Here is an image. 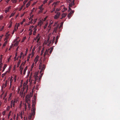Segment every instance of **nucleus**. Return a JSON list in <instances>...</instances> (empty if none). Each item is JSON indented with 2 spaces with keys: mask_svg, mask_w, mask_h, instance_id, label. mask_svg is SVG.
I'll list each match as a JSON object with an SVG mask.
<instances>
[{
  "mask_svg": "<svg viewBox=\"0 0 120 120\" xmlns=\"http://www.w3.org/2000/svg\"><path fill=\"white\" fill-rule=\"evenodd\" d=\"M67 15V14L65 13H64L63 14L61 15L62 17L61 18V19H62L63 18L65 17Z\"/></svg>",
  "mask_w": 120,
  "mask_h": 120,
  "instance_id": "16",
  "label": "nucleus"
},
{
  "mask_svg": "<svg viewBox=\"0 0 120 120\" xmlns=\"http://www.w3.org/2000/svg\"><path fill=\"white\" fill-rule=\"evenodd\" d=\"M58 26H57L54 29V31H56V30L57 29H58Z\"/></svg>",
  "mask_w": 120,
  "mask_h": 120,
  "instance_id": "44",
  "label": "nucleus"
},
{
  "mask_svg": "<svg viewBox=\"0 0 120 120\" xmlns=\"http://www.w3.org/2000/svg\"><path fill=\"white\" fill-rule=\"evenodd\" d=\"M52 41L51 40H50L48 42H46V44H47L48 46H49L51 44Z\"/></svg>",
  "mask_w": 120,
  "mask_h": 120,
  "instance_id": "11",
  "label": "nucleus"
},
{
  "mask_svg": "<svg viewBox=\"0 0 120 120\" xmlns=\"http://www.w3.org/2000/svg\"><path fill=\"white\" fill-rule=\"evenodd\" d=\"M13 45V44H12L10 46V48H12Z\"/></svg>",
  "mask_w": 120,
  "mask_h": 120,
  "instance_id": "60",
  "label": "nucleus"
},
{
  "mask_svg": "<svg viewBox=\"0 0 120 120\" xmlns=\"http://www.w3.org/2000/svg\"><path fill=\"white\" fill-rule=\"evenodd\" d=\"M3 16L2 15H1L0 16V20H1L2 18H3Z\"/></svg>",
  "mask_w": 120,
  "mask_h": 120,
  "instance_id": "63",
  "label": "nucleus"
},
{
  "mask_svg": "<svg viewBox=\"0 0 120 120\" xmlns=\"http://www.w3.org/2000/svg\"><path fill=\"white\" fill-rule=\"evenodd\" d=\"M26 102L28 104L29 101H30V99H28L27 98H26Z\"/></svg>",
  "mask_w": 120,
  "mask_h": 120,
  "instance_id": "15",
  "label": "nucleus"
},
{
  "mask_svg": "<svg viewBox=\"0 0 120 120\" xmlns=\"http://www.w3.org/2000/svg\"><path fill=\"white\" fill-rule=\"evenodd\" d=\"M27 82H25L23 83V89H25L26 86Z\"/></svg>",
  "mask_w": 120,
  "mask_h": 120,
  "instance_id": "12",
  "label": "nucleus"
},
{
  "mask_svg": "<svg viewBox=\"0 0 120 120\" xmlns=\"http://www.w3.org/2000/svg\"><path fill=\"white\" fill-rule=\"evenodd\" d=\"M24 90V89H23L22 91H21V92H20V95L21 97H22L23 96V97H24L25 95V93H24L23 94V92Z\"/></svg>",
  "mask_w": 120,
  "mask_h": 120,
  "instance_id": "5",
  "label": "nucleus"
},
{
  "mask_svg": "<svg viewBox=\"0 0 120 120\" xmlns=\"http://www.w3.org/2000/svg\"><path fill=\"white\" fill-rule=\"evenodd\" d=\"M10 83H11L12 82V78H11L10 79Z\"/></svg>",
  "mask_w": 120,
  "mask_h": 120,
  "instance_id": "52",
  "label": "nucleus"
},
{
  "mask_svg": "<svg viewBox=\"0 0 120 120\" xmlns=\"http://www.w3.org/2000/svg\"><path fill=\"white\" fill-rule=\"evenodd\" d=\"M23 53H22V52H21V53H20V56H19V58L20 59H21V57L22 56V55H23Z\"/></svg>",
  "mask_w": 120,
  "mask_h": 120,
  "instance_id": "32",
  "label": "nucleus"
},
{
  "mask_svg": "<svg viewBox=\"0 0 120 120\" xmlns=\"http://www.w3.org/2000/svg\"><path fill=\"white\" fill-rule=\"evenodd\" d=\"M34 26H30L29 27L30 29L29 30H32V29L33 28H34Z\"/></svg>",
  "mask_w": 120,
  "mask_h": 120,
  "instance_id": "33",
  "label": "nucleus"
},
{
  "mask_svg": "<svg viewBox=\"0 0 120 120\" xmlns=\"http://www.w3.org/2000/svg\"><path fill=\"white\" fill-rule=\"evenodd\" d=\"M33 20V19H32L31 20V21L30 22H29V23L30 24H32L33 23L32 21Z\"/></svg>",
  "mask_w": 120,
  "mask_h": 120,
  "instance_id": "47",
  "label": "nucleus"
},
{
  "mask_svg": "<svg viewBox=\"0 0 120 120\" xmlns=\"http://www.w3.org/2000/svg\"><path fill=\"white\" fill-rule=\"evenodd\" d=\"M19 42L18 41H16L14 44V46H16L18 44Z\"/></svg>",
  "mask_w": 120,
  "mask_h": 120,
  "instance_id": "20",
  "label": "nucleus"
},
{
  "mask_svg": "<svg viewBox=\"0 0 120 120\" xmlns=\"http://www.w3.org/2000/svg\"><path fill=\"white\" fill-rule=\"evenodd\" d=\"M39 56H37L35 58L34 60L36 61H38V59Z\"/></svg>",
  "mask_w": 120,
  "mask_h": 120,
  "instance_id": "30",
  "label": "nucleus"
},
{
  "mask_svg": "<svg viewBox=\"0 0 120 120\" xmlns=\"http://www.w3.org/2000/svg\"><path fill=\"white\" fill-rule=\"evenodd\" d=\"M34 30L33 32V35H35L36 33V31L37 30V29L36 27H35L34 28Z\"/></svg>",
  "mask_w": 120,
  "mask_h": 120,
  "instance_id": "10",
  "label": "nucleus"
},
{
  "mask_svg": "<svg viewBox=\"0 0 120 120\" xmlns=\"http://www.w3.org/2000/svg\"><path fill=\"white\" fill-rule=\"evenodd\" d=\"M27 2V0H25L24 1V2H23V4L24 5Z\"/></svg>",
  "mask_w": 120,
  "mask_h": 120,
  "instance_id": "45",
  "label": "nucleus"
},
{
  "mask_svg": "<svg viewBox=\"0 0 120 120\" xmlns=\"http://www.w3.org/2000/svg\"><path fill=\"white\" fill-rule=\"evenodd\" d=\"M15 105V103L13 102V100H12L11 102V107L12 108V106L14 107Z\"/></svg>",
  "mask_w": 120,
  "mask_h": 120,
  "instance_id": "7",
  "label": "nucleus"
},
{
  "mask_svg": "<svg viewBox=\"0 0 120 120\" xmlns=\"http://www.w3.org/2000/svg\"><path fill=\"white\" fill-rule=\"evenodd\" d=\"M8 43V40H6V41H5L4 43V44H3V47H4L6 45V44Z\"/></svg>",
  "mask_w": 120,
  "mask_h": 120,
  "instance_id": "28",
  "label": "nucleus"
},
{
  "mask_svg": "<svg viewBox=\"0 0 120 120\" xmlns=\"http://www.w3.org/2000/svg\"><path fill=\"white\" fill-rule=\"evenodd\" d=\"M17 52H16V53L15 54V56L14 58V61H16V59L17 57Z\"/></svg>",
  "mask_w": 120,
  "mask_h": 120,
  "instance_id": "29",
  "label": "nucleus"
},
{
  "mask_svg": "<svg viewBox=\"0 0 120 120\" xmlns=\"http://www.w3.org/2000/svg\"><path fill=\"white\" fill-rule=\"evenodd\" d=\"M32 106V111H35L36 108L34 107L35 106H34V105H33Z\"/></svg>",
  "mask_w": 120,
  "mask_h": 120,
  "instance_id": "23",
  "label": "nucleus"
},
{
  "mask_svg": "<svg viewBox=\"0 0 120 120\" xmlns=\"http://www.w3.org/2000/svg\"><path fill=\"white\" fill-rule=\"evenodd\" d=\"M18 117H19L18 114H17V116L16 117V120H18Z\"/></svg>",
  "mask_w": 120,
  "mask_h": 120,
  "instance_id": "58",
  "label": "nucleus"
},
{
  "mask_svg": "<svg viewBox=\"0 0 120 120\" xmlns=\"http://www.w3.org/2000/svg\"><path fill=\"white\" fill-rule=\"evenodd\" d=\"M2 61H0V63H1L0 64V68H2V66H3V64L2 63H1Z\"/></svg>",
  "mask_w": 120,
  "mask_h": 120,
  "instance_id": "36",
  "label": "nucleus"
},
{
  "mask_svg": "<svg viewBox=\"0 0 120 120\" xmlns=\"http://www.w3.org/2000/svg\"><path fill=\"white\" fill-rule=\"evenodd\" d=\"M55 7L53 8L52 11H51V13H52L55 10Z\"/></svg>",
  "mask_w": 120,
  "mask_h": 120,
  "instance_id": "40",
  "label": "nucleus"
},
{
  "mask_svg": "<svg viewBox=\"0 0 120 120\" xmlns=\"http://www.w3.org/2000/svg\"><path fill=\"white\" fill-rule=\"evenodd\" d=\"M4 26H3L2 27V28L0 29V31H1L2 30H3V29H4Z\"/></svg>",
  "mask_w": 120,
  "mask_h": 120,
  "instance_id": "53",
  "label": "nucleus"
},
{
  "mask_svg": "<svg viewBox=\"0 0 120 120\" xmlns=\"http://www.w3.org/2000/svg\"><path fill=\"white\" fill-rule=\"evenodd\" d=\"M15 114L14 115V116L13 117V119L14 120H15Z\"/></svg>",
  "mask_w": 120,
  "mask_h": 120,
  "instance_id": "59",
  "label": "nucleus"
},
{
  "mask_svg": "<svg viewBox=\"0 0 120 120\" xmlns=\"http://www.w3.org/2000/svg\"><path fill=\"white\" fill-rule=\"evenodd\" d=\"M10 108V107L9 106H8L7 108V110H8Z\"/></svg>",
  "mask_w": 120,
  "mask_h": 120,
  "instance_id": "55",
  "label": "nucleus"
},
{
  "mask_svg": "<svg viewBox=\"0 0 120 120\" xmlns=\"http://www.w3.org/2000/svg\"><path fill=\"white\" fill-rule=\"evenodd\" d=\"M6 74V72L5 73H4V74H3L2 75V76H1L2 77V78Z\"/></svg>",
  "mask_w": 120,
  "mask_h": 120,
  "instance_id": "43",
  "label": "nucleus"
},
{
  "mask_svg": "<svg viewBox=\"0 0 120 120\" xmlns=\"http://www.w3.org/2000/svg\"><path fill=\"white\" fill-rule=\"evenodd\" d=\"M40 34H38L37 35V36H36V38H34V40H35V41H36L37 39L39 37V36L40 35Z\"/></svg>",
  "mask_w": 120,
  "mask_h": 120,
  "instance_id": "18",
  "label": "nucleus"
},
{
  "mask_svg": "<svg viewBox=\"0 0 120 120\" xmlns=\"http://www.w3.org/2000/svg\"><path fill=\"white\" fill-rule=\"evenodd\" d=\"M74 1L75 0H73L72 2L71 3V4L73 6L74 5Z\"/></svg>",
  "mask_w": 120,
  "mask_h": 120,
  "instance_id": "35",
  "label": "nucleus"
},
{
  "mask_svg": "<svg viewBox=\"0 0 120 120\" xmlns=\"http://www.w3.org/2000/svg\"><path fill=\"white\" fill-rule=\"evenodd\" d=\"M26 37H24L22 39V42H23L24 41V40L26 39Z\"/></svg>",
  "mask_w": 120,
  "mask_h": 120,
  "instance_id": "46",
  "label": "nucleus"
},
{
  "mask_svg": "<svg viewBox=\"0 0 120 120\" xmlns=\"http://www.w3.org/2000/svg\"><path fill=\"white\" fill-rule=\"evenodd\" d=\"M74 12V11H71L70 13H71V14H73Z\"/></svg>",
  "mask_w": 120,
  "mask_h": 120,
  "instance_id": "57",
  "label": "nucleus"
},
{
  "mask_svg": "<svg viewBox=\"0 0 120 120\" xmlns=\"http://www.w3.org/2000/svg\"><path fill=\"white\" fill-rule=\"evenodd\" d=\"M27 66H26L24 69L23 71V74L24 75H25L26 73V70L27 69Z\"/></svg>",
  "mask_w": 120,
  "mask_h": 120,
  "instance_id": "21",
  "label": "nucleus"
},
{
  "mask_svg": "<svg viewBox=\"0 0 120 120\" xmlns=\"http://www.w3.org/2000/svg\"><path fill=\"white\" fill-rule=\"evenodd\" d=\"M5 112H6V111H4L2 113V114H3V115H5Z\"/></svg>",
  "mask_w": 120,
  "mask_h": 120,
  "instance_id": "50",
  "label": "nucleus"
},
{
  "mask_svg": "<svg viewBox=\"0 0 120 120\" xmlns=\"http://www.w3.org/2000/svg\"><path fill=\"white\" fill-rule=\"evenodd\" d=\"M11 56H10V57L8 59V62H9V60H10V59L11 58Z\"/></svg>",
  "mask_w": 120,
  "mask_h": 120,
  "instance_id": "56",
  "label": "nucleus"
},
{
  "mask_svg": "<svg viewBox=\"0 0 120 120\" xmlns=\"http://www.w3.org/2000/svg\"><path fill=\"white\" fill-rule=\"evenodd\" d=\"M43 5H42L40 6H39V9L41 11V12L42 11H43L44 9V8H42V6Z\"/></svg>",
  "mask_w": 120,
  "mask_h": 120,
  "instance_id": "14",
  "label": "nucleus"
},
{
  "mask_svg": "<svg viewBox=\"0 0 120 120\" xmlns=\"http://www.w3.org/2000/svg\"><path fill=\"white\" fill-rule=\"evenodd\" d=\"M12 93H10V94H9V98H11V96H12Z\"/></svg>",
  "mask_w": 120,
  "mask_h": 120,
  "instance_id": "51",
  "label": "nucleus"
},
{
  "mask_svg": "<svg viewBox=\"0 0 120 120\" xmlns=\"http://www.w3.org/2000/svg\"><path fill=\"white\" fill-rule=\"evenodd\" d=\"M59 38V37H58V36L57 35L56 38V42H55V44H56L57 43V42L58 41V39Z\"/></svg>",
  "mask_w": 120,
  "mask_h": 120,
  "instance_id": "17",
  "label": "nucleus"
},
{
  "mask_svg": "<svg viewBox=\"0 0 120 120\" xmlns=\"http://www.w3.org/2000/svg\"><path fill=\"white\" fill-rule=\"evenodd\" d=\"M11 9V6H9L8 8H6V10L5 11V12L6 13H7V12H8L9 10Z\"/></svg>",
  "mask_w": 120,
  "mask_h": 120,
  "instance_id": "8",
  "label": "nucleus"
},
{
  "mask_svg": "<svg viewBox=\"0 0 120 120\" xmlns=\"http://www.w3.org/2000/svg\"><path fill=\"white\" fill-rule=\"evenodd\" d=\"M48 0H44V2H43V4H45L46 3L47 1Z\"/></svg>",
  "mask_w": 120,
  "mask_h": 120,
  "instance_id": "49",
  "label": "nucleus"
},
{
  "mask_svg": "<svg viewBox=\"0 0 120 120\" xmlns=\"http://www.w3.org/2000/svg\"><path fill=\"white\" fill-rule=\"evenodd\" d=\"M72 15L71 14V13H70L68 14V16L69 19H70L71 17V16Z\"/></svg>",
  "mask_w": 120,
  "mask_h": 120,
  "instance_id": "25",
  "label": "nucleus"
},
{
  "mask_svg": "<svg viewBox=\"0 0 120 120\" xmlns=\"http://www.w3.org/2000/svg\"><path fill=\"white\" fill-rule=\"evenodd\" d=\"M35 111H32V114H30L29 115V116L30 117V119L32 117V116H34L35 114Z\"/></svg>",
  "mask_w": 120,
  "mask_h": 120,
  "instance_id": "6",
  "label": "nucleus"
},
{
  "mask_svg": "<svg viewBox=\"0 0 120 120\" xmlns=\"http://www.w3.org/2000/svg\"><path fill=\"white\" fill-rule=\"evenodd\" d=\"M43 74V73L41 74L40 76L38 78V74L37 73H35L34 75L35 81H37L38 82H39L41 80V79L42 76Z\"/></svg>",
  "mask_w": 120,
  "mask_h": 120,
  "instance_id": "2",
  "label": "nucleus"
},
{
  "mask_svg": "<svg viewBox=\"0 0 120 120\" xmlns=\"http://www.w3.org/2000/svg\"><path fill=\"white\" fill-rule=\"evenodd\" d=\"M36 97L35 95H34V96L33 99V101H36Z\"/></svg>",
  "mask_w": 120,
  "mask_h": 120,
  "instance_id": "27",
  "label": "nucleus"
},
{
  "mask_svg": "<svg viewBox=\"0 0 120 120\" xmlns=\"http://www.w3.org/2000/svg\"><path fill=\"white\" fill-rule=\"evenodd\" d=\"M52 50L50 49V51L49 53L50 54H51L52 52Z\"/></svg>",
  "mask_w": 120,
  "mask_h": 120,
  "instance_id": "64",
  "label": "nucleus"
},
{
  "mask_svg": "<svg viewBox=\"0 0 120 120\" xmlns=\"http://www.w3.org/2000/svg\"><path fill=\"white\" fill-rule=\"evenodd\" d=\"M45 68V65L44 64H43L41 62L40 63L39 67V69L41 70L40 71V73H41L42 72L44 71Z\"/></svg>",
  "mask_w": 120,
  "mask_h": 120,
  "instance_id": "1",
  "label": "nucleus"
},
{
  "mask_svg": "<svg viewBox=\"0 0 120 120\" xmlns=\"http://www.w3.org/2000/svg\"><path fill=\"white\" fill-rule=\"evenodd\" d=\"M50 49H49L48 50L47 49L45 52L44 54V61L46 59V58L45 57V56L46 55H48L49 56H50V55L48 54V51Z\"/></svg>",
  "mask_w": 120,
  "mask_h": 120,
  "instance_id": "3",
  "label": "nucleus"
},
{
  "mask_svg": "<svg viewBox=\"0 0 120 120\" xmlns=\"http://www.w3.org/2000/svg\"><path fill=\"white\" fill-rule=\"evenodd\" d=\"M14 13H12L11 14V15H10V18H11V17L13 16L14 15Z\"/></svg>",
  "mask_w": 120,
  "mask_h": 120,
  "instance_id": "42",
  "label": "nucleus"
},
{
  "mask_svg": "<svg viewBox=\"0 0 120 120\" xmlns=\"http://www.w3.org/2000/svg\"><path fill=\"white\" fill-rule=\"evenodd\" d=\"M21 61V60H19L18 62L17 65V67H18L20 64Z\"/></svg>",
  "mask_w": 120,
  "mask_h": 120,
  "instance_id": "22",
  "label": "nucleus"
},
{
  "mask_svg": "<svg viewBox=\"0 0 120 120\" xmlns=\"http://www.w3.org/2000/svg\"><path fill=\"white\" fill-rule=\"evenodd\" d=\"M60 11L59 9H58L56 8V11H55V13H56V11Z\"/></svg>",
  "mask_w": 120,
  "mask_h": 120,
  "instance_id": "48",
  "label": "nucleus"
},
{
  "mask_svg": "<svg viewBox=\"0 0 120 120\" xmlns=\"http://www.w3.org/2000/svg\"><path fill=\"white\" fill-rule=\"evenodd\" d=\"M23 62L22 63V64H21V65L20 66V67H19L20 70H21L20 71V73H21V75L22 73V70L23 69V68H22L21 65H22L23 64Z\"/></svg>",
  "mask_w": 120,
  "mask_h": 120,
  "instance_id": "13",
  "label": "nucleus"
},
{
  "mask_svg": "<svg viewBox=\"0 0 120 120\" xmlns=\"http://www.w3.org/2000/svg\"><path fill=\"white\" fill-rule=\"evenodd\" d=\"M48 24V22H46V24H45V26H44V29H45L46 28Z\"/></svg>",
  "mask_w": 120,
  "mask_h": 120,
  "instance_id": "26",
  "label": "nucleus"
},
{
  "mask_svg": "<svg viewBox=\"0 0 120 120\" xmlns=\"http://www.w3.org/2000/svg\"><path fill=\"white\" fill-rule=\"evenodd\" d=\"M57 4V3L56 2H54L53 4L52 5H53L54 4V7H56V5Z\"/></svg>",
  "mask_w": 120,
  "mask_h": 120,
  "instance_id": "39",
  "label": "nucleus"
},
{
  "mask_svg": "<svg viewBox=\"0 0 120 120\" xmlns=\"http://www.w3.org/2000/svg\"><path fill=\"white\" fill-rule=\"evenodd\" d=\"M7 66V65L6 64H5L4 65V66L3 67V70H2V72H3L4 71L5 68Z\"/></svg>",
  "mask_w": 120,
  "mask_h": 120,
  "instance_id": "19",
  "label": "nucleus"
},
{
  "mask_svg": "<svg viewBox=\"0 0 120 120\" xmlns=\"http://www.w3.org/2000/svg\"><path fill=\"white\" fill-rule=\"evenodd\" d=\"M55 37H54L53 38L52 41V43H53L54 42L55 39Z\"/></svg>",
  "mask_w": 120,
  "mask_h": 120,
  "instance_id": "37",
  "label": "nucleus"
},
{
  "mask_svg": "<svg viewBox=\"0 0 120 120\" xmlns=\"http://www.w3.org/2000/svg\"><path fill=\"white\" fill-rule=\"evenodd\" d=\"M30 1H29L26 4V7H28L30 5Z\"/></svg>",
  "mask_w": 120,
  "mask_h": 120,
  "instance_id": "24",
  "label": "nucleus"
},
{
  "mask_svg": "<svg viewBox=\"0 0 120 120\" xmlns=\"http://www.w3.org/2000/svg\"><path fill=\"white\" fill-rule=\"evenodd\" d=\"M56 13V14L54 16V18L55 19H57L60 14V12H57Z\"/></svg>",
  "mask_w": 120,
  "mask_h": 120,
  "instance_id": "4",
  "label": "nucleus"
},
{
  "mask_svg": "<svg viewBox=\"0 0 120 120\" xmlns=\"http://www.w3.org/2000/svg\"><path fill=\"white\" fill-rule=\"evenodd\" d=\"M17 0H11L12 2L15 3L16 2Z\"/></svg>",
  "mask_w": 120,
  "mask_h": 120,
  "instance_id": "38",
  "label": "nucleus"
},
{
  "mask_svg": "<svg viewBox=\"0 0 120 120\" xmlns=\"http://www.w3.org/2000/svg\"><path fill=\"white\" fill-rule=\"evenodd\" d=\"M7 84H8V81H7V80H6V82H5V85H5V87H6L7 86Z\"/></svg>",
  "mask_w": 120,
  "mask_h": 120,
  "instance_id": "34",
  "label": "nucleus"
},
{
  "mask_svg": "<svg viewBox=\"0 0 120 120\" xmlns=\"http://www.w3.org/2000/svg\"><path fill=\"white\" fill-rule=\"evenodd\" d=\"M44 52V51H41V56L42 55H43V54Z\"/></svg>",
  "mask_w": 120,
  "mask_h": 120,
  "instance_id": "62",
  "label": "nucleus"
},
{
  "mask_svg": "<svg viewBox=\"0 0 120 120\" xmlns=\"http://www.w3.org/2000/svg\"><path fill=\"white\" fill-rule=\"evenodd\" d=\"M17 100H16L15 99L14 100H13V102L15 103H16L17 102Z\"/></svg>",
  "mask_w": 120,
  "mask_h": 120,
  "instance_id": "31",
  "label": "nucleus"
},
{
  "mask_svg": "<svg viewBox=\"0 0 120 120\" xmlns=\"http://www.w3.org/2000/svg\"><path fill=\"white\" fill-rule=\"evenodd\" d=\"M30 58V56H29L27 57V61L28 62L29 61Z\"/></svg>",
  "mask_w": 120,
  "mask_h": 120,
  "instance_id": "54",
  "label": "nucleus"
},
{
  "mask_svg": "<svg viewBox=\"0 0 120 120\" xmlns=\"http://www.w3.org/2000/svg\"><path fill=\"white\" fill-rule=\"evenodd\" d=\"M32 103H33V104H32V106L33 105H34V106H35V104L36 103V101H32Z\"/></svg>",
  "mask_w": 120,
  "mask_h": 120,
  "instance_id": "41",
  "label": "nucleus"
},
{
  "mask_svg": "<svg viewBox=\"0 0 120 120\" xmlns=\"http://www.w3.org/2000/svg\"><path fill=\"white\" fill-rule=\"evenodd\" d=\"M40 40V38H39L37 39V42L38 43V42Z\"/></svg>",
  "mask_w": 120,
  "mask_h": 120,
  "instance_id": "61",
  "label": "nucleus"
},
{
  "mask_svg": "<svg viewBox=\"0 0 120 120\" xmlns=\"http://www.w3.org/2000/svg\"><path fill=\"white\" fill-rule=\"evenodd\" d=\"M32 95H27L26 96V98H27L28 99H30L31 97H32Z\"/></svg>",
  "mask_w": 120,
  "mask_h": 120,
  "instance_id": "9",
  "label": "nucleus"
}]
</instances>
